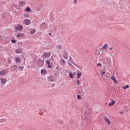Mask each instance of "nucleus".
<instances>
[{
    "instance_id": "nucleus-1",
    "label": "nucleus",
    "mask_w": 130,
    "mask_h": 130,
    "mask_svg": "<svg viewBox=\"0 0 130 130\" xmlns=\"http://www.w3.org/2000/svg\"><path fill=\"white\" fill-rule=\"evenodd\" d=\"M23 25L20 24H17L14 27V29L16 31H22V30H23Z\"/></svg>"
},
{
    "instance_id": "nucleus-2",
    "label": "nucleus",
    "mask_w": 130,
    "mask_h": 130,
    "mask_svg": "<svg viewBox=\"0 0 130 130\" xmlns=\"http://www.w3.org/2000/svg\"><path fill=\"white\" fill-rule=\"evenodd\" d=\"M104 119L105 121L106 122V123H107L108 125H110V124H111V123H112L111 121H110V119H109L106 116H104Z\"/></svg>"
},
{
    "instance_id": "nucleus-3",
    "label": "nucleus",
    "mask_w": 130,
    "mask_h": 130,
    "mask_svg": "<svg viewBox=\"0 0 130 130\" xmlns=\"http://www.w3.org/2000/svg\"><path fill=\"white\" fill-rule=\"evenodd\" d=\"M8 83V79L6 78H2L1 79V85H6Z\"/></svg>"
},
{
    "instance_id": "nucleus-4",
    "label": "nucleus",
    "mask_w": 130,
    "mask_h": 130,
    "mask_svg": "<svg viewBox=\"0 0 130 130\" xmlns=\"http://www.w3.org/2000/svg\"><path fill=\"white\" fill-rule=\"evenodd\" d=\"M48 25L45 22H43L42 24L41 25V28L42 30H45V29H47Z\"/></svg>"
},
{
    "instance_id": "nucleus-5",
    "label": "nucleus",
    "mask_w": 130,
    "mask_h": 130,
    "mask_svg": "<svg viewBox=\"0 0 130 130\" xmlns=\"http://www.w3.org/2000/svg\"><path fill=\"white\" fill-rule=\"evenodd\" d=\"M23 23L24 25H30L31 24V21L29 19H25L23 20Z\"/></svg>"
},
{
    "instance_id": "nucleus-6",
    "label": "nucleus",
    "mask_w": 130,
    "mask_h": 130,
    "mask_svg": "<svg viewBox=\"0 0 130 130\" xmlns=\"http://www.w3.org/2000/svg\"><path fill=\"white\" fill-rule=\"evenodd\" d=\"M111 80H112L115 84H117L118 83V81L116 80V78L115 76H112L110 78Z\"/></svg>"
},
{
    "instance_id": "nucleus-7",
    "label": "nucleus",
    "mask_w": 130,
    "mask_h": 130,
    "mask_svg": "<svg viewBox=\"0 0 130 130\" xmlns=\"http://www.w3.org/2000/svg\"><path fill=\"white\" fill-rule=\"evenodd\" d=\"M50 55H51V53L48 52V53H44L43 55V57H44L46 58V57H50Z\"/></svg>"
},
{
    "instance_id": "nucleus-8",
    "label": "nucleus",
    "mask_w": 130,
    "mask_h": 130,
    "mask_svg": "<svg viewBox=\"0 0 130 130\" xmlns=\"http://www.w3.org/2000/svg\"><path fill=\"white\" fill-rule=\"evenodd\" d=\"M46 63H47L49 69H51V68L52 67V64L50 63V61L47 59L46 61Z\"/></svg>"
},
{
    "instance_id": "nucleus-9",
    "label": "nucleus",
    "mask_w": 130,
    "mask_h": 130,
    "mask_svg": "<svg viewBox=\"0 0 130 130\" xmlns=\"http://www.w3.org/2000/svg\"><path fill=\"white\" fill-rule=\"evenodd\" d=\"M5 75H7V70L0 71V76H5Z\"/></svg>"
},
{
    "instance_id": "nucleus-10",
    "label": "nucleus",
    "mask_w": 130,
    "mask_h": 130,
    "mask_svg": "<svg viewBox=\"0 0 130 130\" xmlns=\"http://www.w3.org/2000/svg\"><path fill=\"white\" fill-rule=\"evenodd\" d=\"M77 79H80V77L82 76V72L77 71Z\"/></svg>"
},
{
    "instance_id": "nucleus-11",
    "label": "nucleus",
    "mask_w": 130,
    "mask_h": 130,
    "mask_svg": "<svg viewBox=\"0 0 130 130\" xmlns=\"http://www.w3.org/2000/svg\"><path fill=\"white\" fill-rule=\"evenodd\" d=\"M41 73L43 75H46V74H47V72H46V70L42 69L41 71Z\"/></svg>"
},
{
    "instance_id": "nucleus-12",
    "label": "nucleus",
    "mask_w": 130,
    "mask_h": 130,
    "mask_svg": "<svg viewBox=\"0 0 130 130\" xmlns=\"http://www.w3.org/2000/svg\"><path fill=\"white\" fill-rule=\"evenodd\" d=\"M76 75L75 72H73V73L72 72V73H70L69 76L71 79H73L74 78V75Z\"/></svg>"
},
{
    "instance_id": "nucleus-13",
    "label": "nucleus",
    "mask_w": 130,
    "mask_h": 130,
    "mask_svg": "<svg viewBox=\"0 0 130 130\" xmlns=\"http://www.w3.org/2000/svg\"><path fill=\"white\" fill-rule=\"evenodd\" d=\"M114 104H115V101L112 100V102L109 104V106L110 107L113 106Z\"/></svg>"
},
{
    "instance_id": "nucleus-14",
    "label": "nucleus",
    "mask_w": 130,
    "mask_h": 130,
    "mask_svg": "<svg viewBox=\"0 0 130 130\" xmlns=\"http://www.w3.org/2000/svg\"><path fill=\"white\" fill-rule=\"evenodd\" d=\"M108 48V45L105 44L103 46V47L102 48V49H105L106 50H107Z\"/></svg>"
},
{
    "instance_id": "nucleus-15",
    "label": "nucleus",
    "mask_w": 130,
    "mask_h": 130,
    "mask_svg": "<svg viewBox=\"0 0 130 130\" xmlns=\"http://www.w3.org/2000/svg\"><path fill=\"white\" fill-rule=\"evenodd\" d=\"M16 52L17 54H19L20 53H22V49H17L16 50Z\"/></svg>"
},
{
    "instance_id": "nucleus-16",
    "label": "nucleus",
    "mask_w": 130,
    "mask_h": 130,
    "mask_svg": "<svg viewBox=\"0 0 130 130\" xmlns=\"http://www.w3.org/2000/svg\"><path fill=\"white\" fill-rule=\"evenodd\" d=\"M35 32H36V29L35 28L30 29V34H35Z\"/></svg>"
},
{
    "instance_id": "nucleus-17",
    "label": "nucleus",
    "mask_w": 130,
    "mask_h": 130,
    "mask_svg": "<svg viewBox=\"0 0 130 130\" xmlns=\"http://www.w3.org/2000/svg\"><path fill=\"white\" fill-rule=\"evenodd\" d=\"M56 49H58V50H60V49H61V48H62L61 45H57L56 46Z\"/></svg>"
},
{
    "instance_id": "nucleus-18",
    "label": "nucleus",
    "mask_w": 130,
    "mask_h": 130,
    "mask_svg": "<svg viewBox=\"0 0 130 130\" xmlns=\"http://www.w3.org/2000/svg\"><path fill=\"white\" fill-rule=\"evenodd\" d=\"M21 59L19 57H17L15 58V61L16 62H20Z\"/></svg>"
},
{
    "instance_id": "nucleus-19",
    "label": "nucleus",
    "mask_w": 130,
    "mask_h": 130,
    "mask_svg": "<svg viewBox=\"0 0 130 130\" xmlns=\"http://www.w3.org/2000/svg\"><path fill=\"white\" fill-rule=\"evenodd\" d=\"M25 12H30L31 9H30V8L29 7H28L25 9Z\"/></svg>"
},
{
    "instance_id": "nucleus-20",
    "label": "nucleus",
    "mask_w": 130,
    "mask_h": 130,
    "mask_svg": "<svg viewBox=\"0 0 130 130\" xmlns=\"http://www.w3.org/2000/svg\"><path fill=\"white\" fill-rule=\"evenodd\" d=\"M61 61L62 62V66H65V64H66V60H64L63 59H62Z\"/></svg>"
},
{
    "instance_id": "nucleus-21",
    "label": "nucleus",
    "mask_w": 130,
    "mask_h": 130,
    "mask_svg": "<svg viewBox=\"0 0 130 130\" xmlns=\"http://www.w3.org/2000/svg\"><path fill=\"white\" fill-rule=\"evenodd\" d=\"M128 88H129V86L128 85H126L125 86L123 87V89H124V90H125V89H128Z\"/></svg>"
},
{
    "instance_id": "nucleus-22",
    "label": "nucleus",
    "mask_w": 130,
    "mask_h": 130,
    "mask_svg": "<svg viewBox=\"0 0 130 130\" xmlns=\"http://www.w3.org/2000/svg\"><path fill=\"white\" fill-rule=\"evenodd\" d=\"M23 17L24 18H28L29 15H28L27 14H23Z\"/></svg>"
},
{
    "instance_id": "nucleus-23",
    "label": "nucleus",
    "mask_w": 130,
    "mask_h": 130,
    "mask_svg": "<svg viewBox=\"0 0 130 130\" xmlns=\"http://www.w3.org/2000/svg\"><path fill=\"white\" fill-rule=\"evenodd\" d=\"M97 67H100V68H102V64L101 63H98L97 64Z\"/></svg>"
},
{
    "instance_id": "nucleus-24",
    "label": "nucleus",
    "mask_w": 130,
    "mask_h": 130,
    "mask_svg": "<svg viewBox=\"0 0 130 130\" xmlns=\"http://www.w3.org/2000/svg\"><path fill=\"white\" fill-rule=\"evenodd\" d=\"M77 99H79V100H81L82 99V96L81 95H77Z\"/></svg>"
},
{
    "instance_id": "nucleus-25",
    "label": "nucleus",
    "mask_w": 130,
    "mask_h": 130,
    "mask_svg": "<svg viewBox=\"0 0 130 130\" xmlns=\"http://www.w3.org/2000/svg\"><path fill=\"white\" fill-rule=\"evenodd\" d=\"M77 82V85H78V86H80V80H76Z\"/></svg>"
},
{
    "instance_id": "nucleus-26",
    "label": "nucleus",
    "mask_w": 130,
    "mask_h": 130,
    "mask_svg": "<svg viewBox=\"0 0 130 130\" xmlns=\"http://www.w3.org/2000/svg\"><path fill=\"white\" fill-rule=\"evenodd\" d=\"M19 69L21 71V70H23L24 67H23V66L19 67Z\"/></svg>"
},
{
    "instance_id": "nucleus-27",
    "label": "nucleus",
    "mask_w": 130,
    "mask_h": 130,
    "mask_svg": "<svg viewBox=\"0 0 130 130\" xmlns=\"http://www.w3.org/2000/svg\"><path fill=\"white\" fill-rule=\"evenodd\" d=\"M11 42H12V43H16V42H17V41L15 40H11Z\"/></svg>"
},
{
    "instance_id": "nucleus-28",
    "label": "nucleus",
    "mask_w": 130,
    "mask_h": 130,
    "mask_svg": "<svg viewBox=\"0 0 130 130\" xmlns=\"http://www.w3.org/2000/svg\"><path fill=\"white\" fill-rule=\"evenodd\" d=\"M83 92V89H81L80 91H79V94H82Z\"/></svg>"
},
{
    "instance_id": "nucleus-29",
    "label": "nucleus",
    "mask_w": 130,
    "mask_h": 130,
    "mask_svg": "<svg viewBox=\"0 0 130 130\" xmlns=\"http://www.w3.org/2000/svg\"><path fill=\"white\" fill-rule=\"evenodd\" d=\"M19 4H21V5H23V6L25 5V2L23 1L22 2L19 3Z\"/></svg>"
},
{
    "instance_id": "nucleus-30",
    "label": "nucleus",
    "mask_w": 130,
    "mask_h": 130,
    "mask_svg": "<svg viewBox=\"0 0 130 130\" xmlns=\"http://www.w3.org/2000/svg\"><path fill=\"white\" fill-rule=\"evenodd\" d=\"M21 37H23L24 36V34L19 33Z\"/></svg>"
},
{
    "instance_id": "nucleus-31",
    "label": "nucleus",
    "mask_w": 130,
    "mask_h": 130,
    "mask_svg": "<svg viewBox=\"0 0 130 130\" xmlns=\"http://www.w3.org/2000/svg\"><path fill=\"white\" fill-rule=\"evenodd\" d=\"M20 36H21L20 35V33L19 34L17 35V38H19Z\"/></svg>"
},
{
    "instance_id": "nucleus-32",
    "label": "nucleus",
    "mask_w": 130,
    "mask_h": 130,
    "mask_svg": "<svg viewBox=\"0 0 130 130\" xmlns=\"http://www.w3.org/2000/svg\"><path fill=\"white\" fill-rule=\"evenodd\" d=\"M113 48V47H111V48H110L109 49V50H112Z\"/></svg>"
},
{
    "instance_id": "nucleus-33",
    "label": "nucleus",
    "mask_w": 130,
    "mask_h": 130,
    "mask_svg": "<svg viewBox=\"0 0 130 130\" xmlns=\"http://www.w3.org/2000/svg\"><path fill=\"white\" fill-rule=\"evenodd\" d=\"M49 81H50V82H52V79H51V78H49Z\"/></svg>"
},
{
    "instance_id": "nucleus-34",
    "label": "nucleus",
    "mask_w": 130,
    "mask_h": 130,
    "mask_svg": "<svg viewBox=\"0 0 130 130\" xmlns=\"http://www.w3.org/2000/svg\"><path fill=\"white\" fill-rule=\"evenodd\" d=\"M104 74H105V72H102V76H103V75H104Z\"/></svg>"
},
{
    "instance_id": "nucleus-35",
    "label": "nucleus",
    "mask_w": 130,
    "mask_h": 130,
    "mask_svg": "<svg viewBox=\"0 0 130 130\" xmlns=\"http://www.w3.org/2000/svg\"><path fill=\"white\" fill-rule=\"evenodd\" d=\"M77 3V0H75V1H74V3Z\"/></svg>"
},
{
    "instance_id": "nucleus-36",
    "label": "nucleus",
    "mask_w": 130,
    "mask_h": 130,
    "mask_svg": "<svg viewBox=\"0 0 130 130\" xmlns=\"http://www.w3.org/2000/svg\"><path fill=\"white\" fill-rule=\"evenodd\" d=\"M14 67H16V68H18L17 67V65H14Z\"/></svg>"
},
{
    "instance_id": "nucleus-37",
    "label": "nucleus",
    "mask_w": 130,
    "mask_h": 130,
    "mask_svg": "<svg viewBox=\"0 0 130 130\" xmlns=\"http://www.w3.org/2000/svg\"><path fill=\"white\" fill-rule=\"evenodd\" d=\"M43 63H44V61L43 60H42Z\"/></svg>"
},
{
    "instance_id": "nucleus-38",
    "label": "nucleus",
    "mask_w": 130,
    "mask_h": 130,
    "mask_svg": "<svg viewBox=\"0 0 130 130\" xmlns=\"http://www.w3.org/2000/svg\"><path fill=\"white\" fill-rule=\"evenodd\" d=\"M49 35H50V36L51 35V33H49Z\"/></svg>"
},
{
    "instance_id": "nucleus-39",
    "label": "nucleus",
    "mask_w": 130,
    "mask_h": 130,
    "mask_svg": "<svg viewBox=\"0 0 130 130\" xmlns=\"http://www.w3.org/2000/svg\"><path fill=\"white\" fill-rule=\"evenodd\" d=\"M122 112H120V113H122Z\"/></svg>"
},
{
    "instance_id": "nucleus-40",
    "label": "nucleus",
    "mask_w": 130,
    "mask_h": 130,
    "mask_svg": "<svg viewBox=\"0 0 130 130\" xmlns=\"http://www.w3.org/2000/svg\"><path fill=\"white\" fill-rule=\"evenodd\" d=\"M0 38H1V35H0Z\"/></svg>"
}]
</instances>
